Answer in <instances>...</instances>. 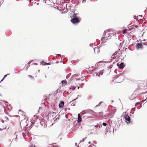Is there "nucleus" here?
<instances>
[{
  "label": "nucleus",
  "instance_id": "nucleus-1",
  "mask_svg": "<svg viewBox=\"0 0 147 147\" xmlns=\"http://www.w3.org/2000/svg\"><path fill=\"white\" fill-rule=\"evenodd\" d=\"M81 20V18L79 16L73 17L71 18V22L74 24L76 25L79 23Z\"/></svg>",
  "mask_w": 147,
  "mask_h": 147
},
{
  "label": "nucleus",
  "instance_id": "nucleus-2",
  "mask_svg": "<svg viewBox=\"0 0 147 147\" xmlns=\"http://www.w3.org/2000/svg\"><path fill=\"white\" fill-rule=\"evenodd\" d=\"M124 118L125 119V122L127 124L130 123L133 124L130 117L127 114H125L124 116Z\"/></svg>",
  "mask_w": 147,
  "mask_h": 147
},
{
  "label": "nucleus",
  "instance_id": "nucleus-3",
  "mask_svg": "<svg viewBox=\"0 0 147 147\" xmlns=\"http://www.w3.org/2000/svg\"><path fill=\"white\" fill-rule=\"evenodd\" d=\"M117 65L120 69H122L125 67V65L123 62H121L120 64L119 63H117Z\"/></svg>",
  "mask_w": 147,
  "mask_h": 147
},
{
  "label": "nucleus",
  "instance_id": "nucleus-4",
  "mask_svg": "<svg viewBox=\"0 0 147 147\" xmlns=\"http://www.w3.org/2000/svg\"><path fill=\"white\" fill-rule=\"evenodd\" d=\"M82 117L83 120L85 121L87 120V121L89 120H91V119L92 118V117L91 116H90L87 115H85L83 116Z\"/></svg>",
  "mask_w": 147,
  "mask_h": 147
},
{
  "label": "nucleus",
  "instance_id": "nucleus-5",
  "mask_svg": "<svg viewBox=\"0 0 147 147\" xmlns=\"http://www.w3.org/2000/svg\"><path fill=\"white\" fill-rule=\"evenodd\" d=\"M101 123H97L96 125L95 126V129L96 130V128H99V130L101 132H102L103 131V129H101V128L102 127V125L100 124Z\"/></svg>",
  "mask_w": 147,
  "mask_h": 147
},
{
  "label": "nucleus",
  "instance_id": "nucleus-6",
  "mask_svg": "<svg viewBox=\"0 0 147 147\" xmlns=\"http://www.w3.org/2000/svg\"><path fill=\"white\" fill-rule=\"evenodd\" d=\"M84 112L86 113V114L87 113H88L90 114H91L90 113V112H91L94 113H95V112L93 110L90 109H86L85 110H84Z\"/></svg>",
  "mask_w": 147,
  "mask_h": 147
},
{
  "label": "nucleus",
  "instance_id": "nucleus-7",
  "mask_svg": "<svg viewBox=\"0 0 147 147\" xmlns=\"http://www.w3.org/2000/svg\"><path fill=\"white\" fill-rule=\"evenodd\" d=\"M75 9H73L71 11L72 12H73L74 13V14L72 16L73 17H78L77 15L79 14V13L78 11H77V13H76V11H75Z\"/></svg>",
  "mask_w": 147,
  "mask_h": 147
},
{
  "label": "nucleus",
  "instance_id": "nucleus-8",
  "mask_svg": "<svg viewBox=\"0 0 147 147\" xmlns=\"http://www.w3.org/2000/svg\"><path fill=\"white\" fill-rule=\"evenodd\" d=\"M117 123L116 121H111V123L110 125L115 129Z\"/></svg>",
  "mask_w": 147,
  "mask_h": 147
},
{
  "label": "nucleus",
  "instance_id": "nucleus-9",
  "mask_svg": "<svg viewBox=\"0 0 147 147\" xmlns=\"http://www.w3.org/2000/svg\"><path fill=\"white\" fill-rule=\"evenodd\" d=\"M93 49L94 50L95 53L96 52H97V53L98 54L100 52L99 48L98 47H96L93 48Z\"/></svg>",
  "mask_w": 147,
  "mask_h": 147
},
{
  "label": "nucleus",
  "instance_id": "nucleus-10",
  "mask_svg": "<svg viewBox=\"0 0 147 147\" xmlns=\"http://www.w3.org/2000/svg\"><path fill=\"white\" fill-rule=\"evenodd\" d=\"M136 46L137 49H139L142 48L143 46L140 43H138L136 45Z\"/></svg>",
  "mask_w": 147,
  "mask_h": 147
},
{
  "label": "nucleus",
  "instance_id": "nucleus-11",
  "mask_svg": "<svg viewBox=\"0 0 147 147\" xmlns=\"http://www.w3.org/2000/svg\"><path fill=\"white\" fill-rule=\"evenodd\" d=\"M64 103L62 101H61L59 105V108H62L64 106Z\"/></svg>",
  "mask_w": 147,
  "mask_h": 147
},
{
  "label": "nucleus",
  "instance_id": "nucleus-12",
  "mask_svg": "<svg viewBox=\"0 0 147 147\" xmlns=\"http://www.w3.org/2000/svg\"><path fill=\"white\" fill-rule=\"evenodd\" d=\"M82 117L81 118L80 115V114H78V120L77 122L78 123H80L81 122Z\"/></svg>",
  "mask_w": 147,
  "mask_h": 147
},
{
  "label": "nucleus",
  "instance_id": "nucleus-13",
  "mask_svg": "<svg viewBox=\"0 0 147 147\" xmlns=\"http://www.w3.org/2000/svg\"><path fill=\"white\" fill-rule=\"evenodd\" d=\"M104 71V70L103 69L102 70H100L99 72V74L98 75V73H96L95 74H96V76H98V77H99L100 76V75H102L103 73V71Z\"/></svg>",
  "mask_w": 147,
  "mask_h": 147
},
{
  "label": "nucleus",
  "instance_id": "nucleus-14",
  "mask_svg": "<svg viewBox=\"0 0 147 147\" xmlns=\"http://www.w3.org/2000/svg\"><path fill=\"white\" fill-rule=\"evenodd\" d=\"M146 100V99H145L143 101H140V102H136L135 104V107H136V106H137L139 104H140V105H142V104L144 102L145 100Z\"/></svg>",
  "mask_w": 147,
  "mask_h": 147
},
{
  "label": "nucleus",
  "instance_id": "nucleus-15",
  "mask_svg": "<svg viewBox=\"0 0 147 147\" xmlns=\"http://www.w3.org/2000/svg\"><path fill=\"white\" fill-rule=\"evenodd\" d=\"M33 120L34 123L36 122L37 123H40V121H40L39 119L37 117H36L35 119H33Z\"/></svg>",
  "mask_w": 147,
  "mask_h": 147
},
{
  "label": "nucleus",
  "instance_id": "nucleus-16",
  "mask_svg": "<svg viewBox=\"0 0 147 147\" xmlns=\"http://www.w3.org/2000/svg\"><path fill=\"white\" fill-rule=\"evenodd\" d=\"M40 64L42 65H50L49 63L45 62L43 61H42L40 62Z\"/></svg>",
  "mask_w": 147,
  "mask_h": 147
},
{
  "label": "nucleus",
  "instance_id": "nucleus-17",
  "mask_svg": "<svg viewBox=\"0 0 147 147\" xmlns=\"http://www.w3.org/2000/svg\"><path fill=\"white\" fill-rule=\"evenodd\" d=\"M114 114L115 113L113 111L112 112L109 113L108 114V115H109V117L110 116V118H111L113 117V116L114 115Z\"/></svg>",
  "mask_w": 147,
  "mask_h": 147
},
{
  "label": "nucleus",
  "instance_id": "nucleus-18",
  "mask_svg": "<svg viewBox=\"0 0 147 147\" xmlns=\"http://www.w3.org/2000/svg\"><path fill=\"white\" fill-rule=\"evenodd\" d=\"M113 59H111L110 61H105V62L106 63H110L111 62H113V64H114L115 63V61H116V60L115 59H113Z\"/></svg>",
  "mask_w": 147,
  "mask_h": 147
},
{
  "label": "nucleus",
  "instance_id": "nucleus-19",
  "mask_svg": "<svg viewBox=\"0 0 147 147\" xmlns=\"http://www.w3.org/2000/svg\"><path fill=\"white\" fill-rule=\"evenodd\" d=\"M110 125H107L106 128L105 129V131L106 132H107L108 131H109L110 133H111V131L110 130V129H109Z\"/></svg>",
  "mask_w": 147,
  "mask_h": 147
},
{
  "label": "nucleus",
  "instance_id": "nucleus-20",
  "mask_svg": "<svg viewBox=\"0 0 147 147\" xmlns=\"http://www.w3.org/2000/svg\"><path fill=\"white\" fill-rule=\"evenodd\" d=\"M102 61H99V62H97L95 66V67L94 68V69H93V71H94L95 70L96 68H98L97 67L98 66V63H102Z\"/></svg>",
  "mask_w": 147,
  "mask_h": 147
},
{
  "label": "nucleus",
  "instance_id": "nucleus-21",
  "mask_svg": "<svg viewBox=\"0 0 147 147\" xmlns=\"http://www.w3.org/2000/svg\"><path fill=\"white\" fill-rule=\"evenodd\" d=\"M109 129H110V130L111 131V132H113V133L114 131V130H115V129L113 128V127L110 125V126L109 127Z\"/></svg>",
  "mask_w": 147,
  "mask_h": 147
},
{
  "label": "nucleus",
  "instance_id": "nucleus-22",
  "mask_svg": "<svg viewBox=\"0 0 147 147\" xmlns=\"http://www.w3.org/2000/svg\"><path fill=\"white\" fill-rule=\"evenodd\" d=\"M67 83V82L65 80H63L61 81V84L63 85L66 84Z\"/></svg>",
  "mask_w": 147,
  "mask_h": 147
},
{
  "label": "nucleus",
  "instance_id": "nucleus-23",
  "mask_svg": "<svg viewBox=\"0 0 147 147\" xmlns=\"http://www.w3.org/2000/svg\"><path fill=\"white\" fill-rule=\"evenodd\" d=\"M119 51H116L114 53H113L112 56V57L113 56H116L118 53L119 51H120V49H119L118 50Z\"/></svg>",
  "mask_w": 147,
  "mask_h": 147
},
{
  "label": "nucleus",
  "instance_id": "nucleus-24",
  "mask_svg": "<svg viewBox=\"0 0 147 147\" xmlns=\"http://www.w3.org/2000/svg\"><path fill=\"white\" fill-rule=\"evenodd\" d=\"M30 62H29L28 63H27V65H26L25 66H26V70H27L28 69V68L30 66V65H29V64H30Z\"/></svg>",
  "mask_w": 147,
  "mask_h": 147
},
{
  "label": "nucleus",
  "instance_id": "nucleus-25",
  "mask_svg": "<svg viewBox=\"0 0 147 147\" xmlns=\"http://www.w3.org/2000/svg\"><path fill=\"white\" fill-rule=\"evenodd\" d=\"M103 114V113L102 112H100L98 113H97V115H99V116L101 117L102 116Z\"/></svg>",
  "mask_w": 147,
  "mask_h": 147
},
{
  "label": "nucleus",
  "instance_id": "nucleus-26",
  "mask_svg": "<svg viewBox=\"0 0 147 147\" xmlns=\"http://www.w3.org/2000/svg\"><path fill=\"white\" fill-rule=\"evenodd\" d=\"M78 75L76 74H74V75H72L71 76V79H72V78H73V77H78Z\"/></svg>",
  "mask_w": 147,
  "mask_h": 147
},
{
  "label": "nucleus",
  "instance_id": "nucleus-27",
  "mask_svg": "<svg viewBox=\"0 0 147 147\" xmlns=\"http://www.w3.org/2000/svg\"><path fill=\"white\" fill-rule=\"evenodd\" d=\"M125 42V40H123L122 42L120 43L119 44V46L121 48L123 45V44L124 42Z\"/></svg>",
  "mask_w": 147,
  "mask_h": 147
},
{
  "label": "nucleus",
  "instance_id": "nucleus-28",
  "mask_svg": "<svg viewBox=\"0 0 147 147\" xmlns=\"http://www.w3.org/2000/svg\"><path fill=\"white\" fill-rule=\"evenodd\" d=\"M122 119H121V120H119L118 121V124L119 125H121V123H122Z\"/></svg>",
  "mask_w": 147,
  "mask_h": 147
},
{
  "label": "nucleus",
  "instance_id": "nucleus-29",
  "mask_svg": "<svg viewBox=\"0 0 147 147\" xmlns=\"http://www.w3.org/2000/svg\"><path fill=\"white\" fill-rule=\"evenodd\" d=\"M87 138V137H85V138H82V140H80V143H79V144H80V143H81L82 142H84L85 140L86 139V138Z\"/></svg>",
  "mask_w": 147,
  "mask_h": 147
},
{
  "label": "nucleus",
  "instance_id": "nucleus-30",
  "mask_svg": "<svg viewBox=\"0 0 147 147\" xmlns=\"http://www.w3.org/2000/svg\"><path fill=\"white\" fill-rule=\"evenodd\" d=\"M74 102H74H74H71V106H75V103H74Z\"/></svg>",
  "mask_w": 147,
  "mask_h": 147
},
{
  "label": "nucleus",
  "instance_id": "nucleus-31",
  "mask_svg": "<svg viewBox=\"0 0 147 147\" xmlns=\"http://www.w3.org/2000/svg\"><path fill=\"white\" fill-rule=\"evenodd\" d=\"M120 125H119L118 124H116V127L115 128V130H116L117 128L118 127H119L120 126Z\"/></svg>",
  "mask_w": 147,
  "mask_h": 147
},
{
  "label": "nucleus",
  "instance_id": "nucleus-32",
  "mask_svg": "<svg viewBox=\"0 0 147 147\" xmlns=\"http://www.w3.org/2000/svg\"><path fill=\"white\" fill-rule=\"evenodd\" d=\"M80 114L82 115H84V114H86V113H85L84 112V111H82V112H81V113H80Z\"/></svg>",
  "mask_w": 147,
  "mask_h": 147
},
{
  "label": "nucleus",
  "instance_id": "nucleus-33",
  "mask_svg": "<svg viewBox=\"0 0 147 147\" xmlns=\"http://www.w3.org/2000/svg\"><path fill=\"white\" fill-rule=\"evenodd\" d=\"M102 125L104 126H106L108 125L107 123L105 122H103Z\"/></svg>",
  "mask_w": 147,
  "mask_h": 147
},
{
  "label": "nucleus",
  "instance_id": "nucleus-34",
  "mask_svg": "<svg viewBox=\"0 0 147 147\" xmlns=\"http://www.w3.org/2000/svg\"><path fill=\"white\" fill-rule=\"evenodd\" d=\"M76 86L75 87L74 86H71V88H72V90H74L76 88Z\"/></svg>",
  "mask_w": 147,
  "mask_h": 147
},
{
  "label": "nucleus",
  "instance_id": "nucleus-35",
  "mask_svg": "<svg viewBox=\"0 0 147 147\" xmlns=\"http://www.w3.org/2000/svg\"><path fill=\"white\" fill-rule=\"evenodd\" d=\"M60 115H59L58 117H57L56 119H55V120L54 121H56V120H59V119L60 118Z\"/></svg>",
  "mask_w": 147,
  "mask_h": 147
},
{
  "label": "nucleus",
  "instance_id": "nucleus-36",
  "mask_svg": "<svg viewBox=\"0 0 147 147\" xmlns=\"http://www.w3.org/2000/svg\"><path fill=\"white\" fill-rule=\"evenodd\" d=\"M44 122L43 121H41L40 122V124L42 126H43V124L44 123Z\"/></svg>",
  "mask_w": 147,
  "mask_h": 147
},
{
  "label": "nucleus",
  "instance_id": "nucleus-37",
  "mask_svg": "<svg viewBox=\"0 0 147 147\" xmlns=\"http://www.w3.org/2000/svg\"><path fill=\"white\" fill-rule=\"evenodd\" d=\"M78 98V97H76L75 99H74V100H72L70 102V103L73 102L75 101V100L77 99Z\"/></svg>",
  "mask_w": 147,
  "mask_h": 147
},
{
  "label": "nucleus",
  "instance_id": "nucleus-38",
  "mask_svg": "<svg viewBox=\"0 0 147 147\" xmlns=\"http://www.w3.org/2000/svg\"><path fill=\"white\" fill-rule=\"evenodd\" d=\"M143 44L145 46H147V42H144L143 43Z\"/></svg>",
  "mask_w": 147,
  "mask_h": 147
},
{
  "label": "nucleus",
  "instance_id": "nucleus-39",
  "mask_svg": "<svg viewBox=\"0 0 147 147\" xmlns=\"http://www.w3.org/2000/svg\"><path fill=\"white\" fill-rule=\"evenodd\" d=\"M28 77H29V78H32V79H33V78H34V77L33 76H31V75H28Z\"/></svg>",
  "mask_w": 147,
  "mask_h": 147
},
{
  "label": "nucleus",
  "instance_id": "nucleus-40",
  "mask_svg": "<svg viewBox=\"0 0 147 147\" xmlns=\"http://www.w3.org/2000/svg\"><path fill=\"white\" fill-rule=\"evenodd\" d=\"M29 147H36L34 145H33V144L31 145Z\"/></svg>",
  "mask_w": 147,
  "mask_h": 147
},
{
  "label": "nucleus",
  "instance_id": "nucleus-41",
  "mask_svg": "<svg viewBox=\"0 0 147 147\" xmlns=\"http://www.w3.org/2000/svg\"><path fill=\"white\" fill-rule=\"evenodd\" d=\"M106 38L105 37H102L101 38V40L102 41V40L103 39L105 40V39Z\"/></svg>",
  "mask_w": 147,
  "mask_h": 147
},
{
  "label": "nucleus",
  "instance_id": "nucleus-42",
  "mask_svg": "<svg viewBox=\"0 0 147 147\" xmlns=\"http://www.w3.org/2000/svg\"><path fill=\"white\" fill-rule=\"evenodd\" d=\"M113 65L112 64L110 65V66L109 67V68L110 69H111L113 67Z\"/></svg>",
  "mask_w": 147,
  "mask_h": 147
},
{
  "label": "nucleus",
  "instance_id": "nucleus-43",
  "mask_svg": "<svg viewBox=\"0 0 147 147\" xmlns=\"http://www.w3.org/2000/svg\"><path fill=\"white\" fill-rule=\"evenodd\" d=\"M106 33H107V32L105 31H104V33H103V34H104V36H105V35L106 34Z\"/></svg>",
  "mask_w": 147,
  "mask_h": 147
},
{
  "label": "nucleus",
  "instance_id": "nucleus-44",
  "mask_svg": "<svg viewBox=\"0 0 147 147\" xmlns=\"http://www.w3.org/2000/svg\"><path fill=\"white\" fill-rule=\"evenodd\" d=\"M82 86H80L81 88H82L83 87V86L84 85V83H82L81 84Z\"/></svg>",
  "mask_w": 147,
  "mask_h": 147
},
{
  "label": "nucleus",
  "instance_id": "nucleus-45",
  "mask_svg": "<svg viewBox=\"0 0 147 147\" xmlns=\"http://www.w3.org/2000/svg\"><path fill=\"white\" fill-rule=\"evenodd\" d=\"M138 27H139L137 25H135V26H134V27H135V28H137Z\"/></svg>",
  "mask_w": 147,
  "mask_h": 147
},
{
  "label": "nucleus",
  "instance_id": "nucleus-46",
  "mask_svg": "<svg viewBox=\"0 0 147 147\" xmlns=\"http://www.w3.org/2000/svg\"><path fill=\"white\" fill-rule=\"evenodd\" d=\"M100 104H99H99H98L97 105H96V106L95 107H97L98 106H100Z\"/></svg>",
  "mask_w": 147,
  "mask_h": 147
},
{
  "label": "nucleus",
  "instance_id": "nucleus-47",
  "mask_svg": "<svg viewBox=\"0 0 147 147\" xmlns=\"http://www.w3.org/2000/svg\"><path fill=\"white\" fill-rule=\"evenodd\" d=\"M80 80V79H78V78H75V80Z\"/></svg>",
  "mask_w": 147,
  "mask_h": 147
},
{
  "label": "nucleus",
  "instance_id": "nucleus-48",
  "mask_svg": "<svg viewBox=\"0 0 147 147\" xmlns=\"http://www.w3.org/2000/svg\"><path fill=\"white\" fill-rule=\"evenodd\" d=\"M62 58H63V59H64L65 58V56L64 55H62V58L61 59V60Z\"/></svg>",
  "mask_w": 147,
  "mask_h": 147
},
{
  "label": "nucleus",
  "instance_id": "nucleus-49",
  "mask_svg": "<svg viewBox=\"0 0 147 147\" xmlns=\"http://www.w3.org/2000/svg\"><path fill=\"white\" fill-rule=\"evenodd\" d=\"M51 114L53 115V114H56V113L55 112H51Z\"/></svg>",
  "mask_w": 147,
  "mask_h": 147
},
{
  "label": "nucleus",
  "instance_id": "nucleus-50",
  "mask_svg": "<svg viewBox=\"0 0 147 147\" xmlns=\"http://www.w3.org/2000/svg\"><path fill=\"white\" fill-rule=\"evenodd\" d=\"M86 1V0H83L82 2V3H84V2H85Z\"/></svg>",
  "mask_w": 147,
  "mask_h": 147
},
{
  "label": "nucleus",
  "instance_id": "nucleus-51",
  "mask_svg": "<svg viewBox=\"0 0 147 147\" xmlns=\"http://www.w3.org/2000/svg\"><path fill=\"white\" fill-rule=\"evenodd\" d=\"M92 44H89V46L90 47H92Z\"/></svg>",
  "mask_w": 147,
  "mask_h": 147
},
{
  "label": "nucleus",
  "instance_id": "nucleus-52",
  "mask_svg": "<svg viewBox=\"0 0 147 147\" xmlns=\"http://www.w3.org/2000/svg\"><path fill=\"white\" fill-rule=\"evenodd\" d=\"M57 55H59V56H61V55L60 54H57Z\"/></svg>",
  "mask_w": 147,
  "mask_h": 147
},
{
  "label": "nucleus",
  "instance_id": "nucleus-53",
  "mask_svg": "<svg viewBox=\"0 0 147 147\" xmlns=\"http://www.w3.org/2000/svg\"><path fill=\"white\" fill-rule=\"evenodd\" d=\"M105 129V128H104H104H103V127H102V128H101V129H103V131H104V129Z\"/></svg>",
  "mask_w": 147,
  "mask_h": 147
},
{
  "label": "nucleus",
  "instance_id": "nucleus-54",
  "mask_svg": "<svg viewBox=\"0 0 147 147\" xmlns=\"http://www.w3.org/2000/svg\"><path fill=\"white\" fill-rule=\"evenodd\" d=\"M59 63V61H56V63Z\"/></svg>",
  "mask_w": 147,
  "mask_h": 147
},
{
  "label": "nucleus",
  "instance_id": "nucleus-55",
  "mask_svg": "<svg viewBox=\"0 0 147 147\" xmlns=\"http://www.w3.org/2000/svg\"><path fill=\"white\" fill-rule=\"evenodd\" d=\"M84 80H85V79H83V80H82V79L80 80H81V81H84Z\"/></svg>",
  "mask_w": 147,
  "mask_h": 147
},
{
  "label": "nucleus",
  "instance_id": "nucleus-56",
  "mask_svg": "<svg viewBox=\"0 0 147 147\" xmlns=\"http://www.w3.org/2000/svg\"><path fill=\"white\" fill-rule=\"evenodd\" d=\"M111 38V37L109 38V36H108V37L107 38V39H110V38Z\"/></svg>",
  "mask_w": 147,
  "mask_h": 147
},
{
  "label": "nucleus",
  "instance_id": "nucleus-57",
  "mask_svg": "<svg viewBox=\"0 0 147 147\" xmlns=\"http://www.w3.org/2000/svg\"><path fill=\"white\" fill-rule=\"evenodd\" d=\"M7 76V75H5L4 76H3L4 77V78H5Z\"/></svg>",
  "mask_w": 147,
  "mask_h": 147
},
{
  "label": "nucleus",
  "instance_id": "nucleus-58",
  "mask_svg": "<svg viewBox=\"0 0 147 147\" xmlns=\"http://www.w3.org/2000/svg\"><path fill=\"white\" fill-rule=\"evenodd\" d=\"M102 103H103V102L101 101V102H100L99 103V104H101Z\"/></svg>",
  "mask_w": 147,
  "mask_h": 147
},
{
  "label": "nucleus",
  "instance_id": "nucleus-59",
  "mask_svg": "<svg viewBox=\"0 0 147 147\" xmlns=\"http://www.w3.org/2000/svg\"><path fill=\"white\" fill-rule=\"evenodd\" d=\"M5 118L7 120H8V118L7 117H5Z\"/></svg>",
  "mask_w": 147,
  "mask_h": 147
},
{
  "label": "nucleus",
  "instance_id": "nucleus-60",
  "mask_svg": "<svg viewBox=\"0 0 147 147\" xmlns=\"http://www.w3.org/2000/svg\"><path fill=\"white\" fill-rule=\"evenodd\" d=\"M4 121L3 120H2L1 121V122L3 123H4Z\"/></svg>",
  "mask_w": 147,
  "mask_h": 147
},
{
  "label": "nucleus",
  "instance_id": "nucleus-61",
  "mask_svg": "<svg viewBox=\"0 0 147 147\" xmlns=\"http://www.w3.org/2000/svg\"><path fill=\"white\" fill-rule=\"evenodd\" d=\"M3 80H3V79H2L1 80V81H0V83L1 82H2Z\"/></svg>",
  "mask_w": 147,
  "mask_h": 147
},
{
  "label": "nucleus",
  "instance_id": "nucleus-62",
  "mask_svg": "<svg viewBox=\"0 0 147 147\" xmlns=\"http://www.w3.org/2000/svg\"><path fill=\"white\" fill-rule=\"evenodd\" d=\"M8 103V102L7 101H5V104L6 103Z\"/></svg>",
  "mask_w": 147,
  "mask_h": 147
},
{
  "label": "nucleus",
  "instance_id": "nucleus-63",
  "mask_svg": "<svg viewBox=\"0 0 147 147\" xmlns=\"http://www.w3.org/2000/svg\"><path fill=\"white\" fill-rule=\"evenodd\" d=\"M88 147H92V145H89Z\"/></svg>",
  "mask_w": 147,
  "mask_h": 147
},
{
  "label": "nucleus",
  "instance_id": "nucleus-64",
  "mask_svg": "<svg viewBox=\"0 0 147 147\" xmlns=\"http://www.w3.org/2000/svg\"><path fill=\"white\" fill-rule=\"evenodd\" d=\"M34 64H35V65H38L37 63H34Z\"/></svg>",
  "mask_w": 147,
  "mask_h": 147
}]
</instances>
